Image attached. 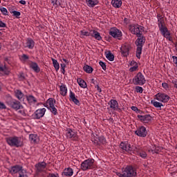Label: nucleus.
<instances>
[{
	"label": "nucleus",
	"instance_id": "4",
	"mask_svg": "<svg viewBox=\"0 0 177 177\" xmlns=\"http://www.w3.org/2000/svg\"><path fill=\"white\" fill-rule=\"evenodd\" d=\"M145 41L146 39L145 38V37L138 35V38L136 41V45L137 46L136 56L137 59H140V55H142V49Z\"/></svg>",
	"mask_w": 177,
	"mask_h": 177
},
{
	"label": "nucleus",
	"instance_id": "10",
	"mask_svg": "<svg viewBox=\"0 0 177 177\" xmlns=\"http://www.w3.org/2000/svg\"><path fill=\"white\" fill-rule=\"evenodd\" d=\"M135 133L140 138H146L147 136V129L145 126H141L137 129Z\"/></svg>",
	"mask_w": 177,
	"mask_h": 177
},
{
	"label": "nucleus",
	"instance_id": "46",
	"mask_svg": "<svg viewBox=\"0 0 177 177\" xmlns=\"http://www.w3.org/2000/svg\"><path fill=\"white\" fill-rule=\"evenodd\" d=\"M12 15H13V16H15V17H17L19 19V17H20V15H21V13H20V12H19V11L14 10V11H12Z\"/></svg>",
	"mask_w": 177,
	"mask_h": 177
},
{
	"label": "nucleus",
	"instance_id": "20",
	"mask_svg": "<svg viewBox=\"0 0 177 177\" xmlns=\"http://www.w3.org/2000/svg\"><path fill=\"white\" fill-rule=\"evenodd\" d=\"M120 49H121V54L122 55V56L127 57V56L129 55V46L122 45Z\"/></svg>",
	"mask_w": 177,
	"mask_h": 177
},
{
	"label": "nucleus",
	"instance_id": "33",
	"mask_svg": "<svg viewBox=\"0 0 177 177\" xmlns=\"http://www.w3.org/2000/svg\"><path fill=\"white\" fill-rule=\"evenodd\" d=\"M73 174H74L73 169L69 167L64 169V175H65V176H73Z\"/></svg>",
	"mask_w": 177,
	"mask_h": 177
},
{
	"label": "nucleus",
	"instance_id": "2",
	"mask_svg": "<svg viewBox=\"0 0 177 177\" xmlns=\"http://www.w3.org/2000/svg\"><path fill=\"white\" fill-rule=\"evenodd\" d=\"M116 175L119 177H136L138 173H136V169L133 168L132 166H127L122 173L117 172Z\"/></svg>",
	"mask_w": 177,
	"mask_h": 177
},
{
	"label": "nucleus",
	"instance_id": "44",
	"mask_svg": "<svg viewBox=\"0 0 177 177\" xmlns=\"http://www.w3.org/2000/svg\"><path fill=\"white\" fill-rule=\"evenodd\" d=\"M138 67L139 66L136 64L130 68L129 71H131V73H133V71H136V70H138Z\"/></svg>",
	"mask_w": 177,
	"mask_h": 177
},
{
	"label": "nucleus",
	"instance_id": "56",
	"mask_svg": "<svg viewBox=\"0 0 177 177\" xmlns=\"http://www.w3.org/2000/svg\"><path fill=\"white\" fill-rule=\"evenodd\" d=\"M162 88H164V89H168V88H169L168 84H167L165 82L162 84Z\"/></svg>",
	"mask_w": 177,
	"mask_h": 177
},
{
	"label": "nucleus",
	"instance_id": "26",
	"mask_svg": "<svg viewBox=\"0 0 177 177\" xmlns=\"http://www.w3.org/2000/svg\"><path fill=\"white\" fill-rule=\"evenodd\" d=\"M91 37H94L97 41H102V36H100V33L96 30H91Z\"/></svg>",
	"mask_w": 177,
	"mask_h": 177
},
{
	"label": "nucleus",
	"instance_id": "60",
	"mask_svg": "<svg viewBox=\"0 0 177 177\" xmlns=\"http://www.w3.org/2000/svg\"><path fill=\"white\" fill-rule=\"evenodd\" d=\"M124 23L125 24H128V23H129V19L128 18H124Z\"/></svg>",
	"mask_w": 177,
	"mask_h": 177
},
{
	"label": "nucleus",
	"instance_id": "42",
	"mask_svg": "<svg viewBox=\"0 0 177 177\" xmlns=\"http://www.w3.org/2000/svg\"><path fill=\"white\" fill-rule=\"evenodd\" d=\"M29 57L27 55L24 54L20 57V60L21 62H26V60H28Z\"/></svg>",
	"mask_w": 177,
	"mask_h": 177
},
{
	"label": "nucleus",
	"instance_id": "15",
	"mask_svg": "<svg viewBox=\"0 0 177 177\" xmlns=\"http://www.w3.org/2000/svg\"><path fill=\"white\" fill-rule=\"evenodd\" d=\"M35 168L37 172H45L46 169V162H41L35 165Z\"/></svg>",
	"mask_w": 177,
	"mask_h": 177
},
{
	"label": "nucleus",
	"instance_id": "16",
	"mask_svg": "<svg viewBox=\"0 0 177 177\" xmlns=\"http://www.w3.org/2000/svg\"><path fill=\"white\" fill-rule=\"evenodd\" d=\"M66 137L68 139H77V133L71 129H68L66 130Z\"/></svg>",
	"mask_w": 177,
	"mask_h": 177
},
{
	"label": "nucleus",
	"instance_id": "1",
	"mask_svg": "<svg viewBox=\"0 0 177 177\" xmlns=\"http://www.w3.org/2000/svg\"><path fill=\"white\" fill-rule=\"evenodd\" d=\"M168 102H169V95L164 93H158L154 95V99L151 100V104L156 109L161 110V107H164L162 103H168Z\"/></svg>",
	"mask_w": 177,
	"mask_h": 177
},
{
	"label": "nucleus",
	"instance_id": "47",
	"mask_svg": "<svg viewBox=\"0 0 177 177\" xmlns=\"http://www.w3.org/2000/svg\"><path fill=\"white\" fill-rule=\"evenodd\" d=\"M99 64L100 66H101L102 70H106V63L102 62V61H100L99 62Z\"/></svg>",
	"mask_w": 177,
	"mask_h": 177
},
{
	"label": "nucleus",
	"instance_id": "45",
	"mask_svg": "<svg viewBox=\"0 0 177 177\" xmlns=\"http://www.w3.org/2000/svg\"><path fill=\"white\" fill-rule=\"evenodd\" d=\"M136 91L137 93H143V88H142L141 86H137L136 87Z\"/></svg>",
	"mask_w": 177,
	"mask_h": 177
},
{
	"label": "nucleus",
	"instance_id": "57",
	"mask_svg": "<svg viewBox=\"0 0 177 177\" xmlns=\"http://www.w3.org/2000/svg\"><path fill=\"white\" fill-rule=\"evenodd\" d=\"M18 113H19V114L21 115H26V112L24 111V110H19V111H18Z\"/></svg>",
	"mask_w": 177,
	"mask_h": 177
},
{
	"label": "nucleus",
	"instance_id": "5",
	"mask_svg": "<svg viewBox=\"0 0 177 177\" xmlns=\"http://www.w3.org/2000/svg\"><path fill=\"white\" fill-rule=\"evenodd\" d=\"M133 82L134 85H145L146 84V77L140 72L137 73V75L133 77Z\"/></svg>",
	"mask_w": 177,
	"mask_h": 177
},
{
	"label": "nucleus",
	"instance_id": "52",
	"mask_svg": "<svg viewBox=\"0 0 177 177\" xmlns=\"http://www.w3.org/2000/svg\"><path fill=\"white\" fill-rule=\"evenodd\" d=\"M171 83L173 84L174 88H176L177 89V80L176 79H172Z\"/></svg>",
	"mask_w": 177,
	"mask_h": 177
},
{
	"label": "nucleus",
	"instance_id": "63",
	"mask_svg": "<svg viewBox=\"0 0 177 177\" xmlns=\"http://www.w3.org/2000/svg\"><path fill=\"white\" fill-rule=\"evenodd\" d=\"M62 60H63V62H64L65 63H68V62H67V59H62Z\"/></svg>",
	"mask_w": 177,
	"mask_h": 177
},
{
	"label": "nucleus",
	"instance_id": "32",
	"mask_svg": "<svg viewBox=\"0 0 177 177\" xmlns=\"http://www.w3.org/2000/svg\"><path fill=\"white\" fill-rule=\"evenodd\" d=\"M158 26L159 30L165 27V26H164V20H162V17H161V16L160 15H158Z\"/></svg>",
	"mask_w": 177,
	"mask_h": 177
},
{
	"label": "nucleus",
	"instance_id": "35",
	"mask_svg": "<svg viewBox=\"0 0 177 177\" xmlns=\"http://www.w3.org/2000/svg\"><path fill=\"white\" fill-rule=\"evenodd\" d=\"M0 71H1V73H3V74H6V75H9V73H10L9 68L1 64H0Z\"/></svg>",
	"mask_w": 177,
	"mask_h": 177
},
{
	"label": "nucleus",
	"instance_id": "34",
	"mask_svg": "<svg viewBox=\"0 0 177 177\" xmlns=\"http://www.w3.org/2000/svg\"><path fill=\"white\" fill-rule=\"evenodd\" d=\"M51 60L53 62V64L54 68H55V71H59V69L60 68V64L57 62V59H55L54 58H51Z\"/></svg>",
	"mask_w": 177,
	"mask_h": 177
},
{
	"label": "nucleus",
	"instance_id": "40",
	"mask_svg": "<svg viewBox=\"0 0 177 177\" xmlns=\"http://www.w3.org/2000/svg\"><path fill=\"white\" fill-rule=\"evenodd\" d=\"M48 110H50V111H51V113L53 114H54V115H57V109H56L55 105L53 106H51L50 109H48Z\"/></svg>",
	"mask_w": 177,
	"mask_h": 177
},
{
	"label": "nucleus",
	"instance_id": "6",
	"mask_svg": "<svg viewBox=\"0 0 177 177\" xmlns=\"http://www.w3.org/2000/svg\"><path fill=\"white\" fill-rule=\"evenodd\" d=\"M94 163L95 160L93 159L85 160L81 164V169H82V171H88V169H92V168H93Z\"/></svg>",
	"mask_w": 177,
	"mask_h": 177
},
{
	"label": "nucleus",
	"instance_id": "54",
	"mask_svg": "<svg viewBox=\"0 0 177 177\" xmlns=\"http://www.w3.org/2000/svg\"><path fill=\"white\" fill-rule=\"evenodd\" d=\"M156 148H157V146L153 147V148L151 149L152 153H158V149H156Z\"/></svg>",
	"mask_w": 177,
	"mask_h": 177
},
{
	"label": "nucleus",
	"instance_id": "22",
	"mask_svg": "<svg viewBox=\"0 0 177 177\" xmlns=\"http://www.w3.org/2000/svg\"><path fill=\"white\" fill-rule=\"evenodd\" d=\"M111 5L116 9H120L122 6V0H111Z\"/></svg>",
	"mask_w": 177,
	"mask_h": 177
},
{
	"label": "nucleus",
	"instance_id": "53",
	"mask_svg": "<svg viewBox=\"0 0 177 177\" xmlns=\"http://www.w3.org/2000/svg\"><path fill=\"white\" fill-rule=\"evenodd\" d=\"M5 27H6V24H5V22L0 20V28H5Z\"/></svg>",
	"mask_w": 177,
	"mask_h": 177
},
{
	"label": "nucleus",
	"instance_id": "3",
	"mask_svg": "<svg viewBox=\"0 0 177 177\" xmlns=\"http://www.w3.org/2000/svg\"><path fill=\"white\" fill-rule=\"evenodd\" d=\"M6 140L11 147H21L23 146L21 139L17 136L8 137L6 138Z\"/></svg>",
	"mask_w": 177,
	"mask_h": 177
},
{
	"label": "nucleus",
	"instance_id": "28",
	"mask_svg": "<svg viewBox=\"0 0 177 177\" xmlns=\"http://www.w3.org/2000/svg\"><path fill=\"white\" fill-rule=\"evenodd\" d=\"M77 82L80 86V88H82L83 89H85L86 88L88 87V84H86V82L82 80V78H77Z\"/></svg>",
	"mask_w": 177,
	"mask_h": 177
},
{
	"label": "nucleus",
	"instance_id": "37",
	"mask_svg": "<svg viewBox=\"0 0 177 177\" xmlns=\"http://www.w3.org/2000/svg\"><path fill=\"white\" fill-rule=\"evenodd\" d=\"M91 32H92V30H90L89 32H88L85 30H82L80 31V35H82V37H91Z\"/></svg>",
	"mask_w": 177,
	"mask_h": 177
},
{
	"label": "nucleus",
	"instance_id": "48",
	"mask_svg": "<svg viewBox=\"0 0 177 177\" xmlns=\"http://www.w3.org/2000/svg\"><path fill=\"white\" fill-rule=\"evenodd\" d=\"M66 64H61V71L62 74H64L66 73Z\"/></svg>",
	"mask_w": 177,
	"mask_h": 177
},
{
	"label": "nucleus",
	"instance_id": "61",
	"mask_svg": "<svg viewBox=\"0 0 177 177\" xmlns=\"http://www.w3.org/2000/svg\"><path fill=\"white\" fill-rule=\"evenodd\" d=\"M131 110H133V111H138V107H136V106H131Z\"/></svg>",
	"mask_w": 177,
	"mask_h": 177
},
{
	"label": "nucleus",
	"instance_id": "7",
	"mask_svg": "<svg viewBox=\"0 0 177 177\" xmlns=\"http://www.w3.org/2000/svg\"><path fill=\"white\" fill-rule=\"evenodd\" d=\"M129 31L131 34L139 37V35H142V32H143V26L139 25H130Z\"/></svg>",
	"mask_w": 177,
	"mask_h": 177
},
{
	"label": "nucleus",
	"instance_id": "14",
	"mask_svg": "<svg viewBox=\"0 0 177 177\" xmlns=\"http://www.w3.org/2000/svg\"><path fill=\"white\" fill-rule=\"evenodd\" d=\"M138 118L141 120L142 122H145V124H147L149 122H151V115H138Z\"/></svg>",
	"mask_w": 177,
	"mask_h": 177
},
{
	"label": "nucleus",
	"instance_id": "59",
	"mask_svg": "<svg viewBox=\"0 0 177 177\" xmlns=\"http://www.w3.org/2000/svg\"><path fill=\"white\" fill-rule=\"evenodd\" d=\"M136 64H138V63L136 62H135V61H131L130 62V66H136Z\"/></svg>",
	"mask_w": 177,
	"mask_h": 177
},
{
	"label": "nucleus",
	"instance_id": "36",
	"mask_svg": "<svg viewBox=\"0 0 177 177\" xmlns=\"http://www.w3.org/2000/svg\"><path fill=\"white\" fill-rule=\"evenodd\" d=\"M84 71L87 73L88 74H92L93 73V68L92 66L86 65L84 66Z\"/></svg>",
	"mask_w": 177,
	"mask_h": 177
},
{
	"label": "nucleus",
	"instance_id": "13",
	"mask_svg": "<svg viewBox=\"0 0 177 177\" xmlns=\"http://www.w3.org/2000/svg\"><path fill=\"white\" fill-rule=\"evenodd\" d=\"M45 113H46V109H39L35 112V117L37 120H39V118H42L45 115Z\"/></svg>",
	"mask_w": 177,
	"mask_h": 177
},
{
	"label": "nucleus",
	"instance_id": "19",
	"mask_svg": "<svg viewBox=\"0 0 177 177\" xmlns=\"http://www.w3.org/2000/svg\"><path fill=\"white\" fill-rule=\"evenodd\" d=\"M69 98L71 102L75 103V104H76L77 106H80V100H78V99L75 97V93H74L71 91H69Z\"/></svg>",
	"mask_w": 177,
	"mask_h": 177
},
{
	"label": "nucleus",
	"instance_id": "41",
	"mask_svg": "<svg viewBox=\"0 0 177 177\" xmlns=\"http://www.w3.org/2000/svg\"><path fill=\"white\" fill-rule=\"evenodd\" d=\"M51 3L53 6H55V8L60 6V1H59V0H51Z\"/></svg>",
	"mask_w": 177,
	"mask_h": 177
},
{
	"label": "nucleus",
	"instance_id": "29",
	"mask_svg": "<svg viewBox=\"0 0 177 177\" xmlns=\"http://www.w3.org/2000/svg\"><path fill=\"white\" fill-rule=\"evenodd\" d=\"M87 6L89 8H94V6H96L97 3H99V0H86Z\"/></svg>",
	"mask_w": 177,
	"mask_h": 177
},
{
	"label": "nucleus",
	"instance_id": "17",
	"mask_svg": "<svg viewBox=\"0 0 177 177\" xmlns=\"http://www.w3.org/2000/svg\"><path fill=\"white\" fill-rule=\"evenodd\" d=\"M56 100L53 98H48V100L44 104V106L46 109H50L55 106Z\"/></svg>",
	"mask_w": 177,
	"mask_h": 177
},
{
	"label": "nucleus",
	"instance_id": "27",
	"mask_svg": "<svg viewBox=\"0 0 177 177\" xmlns=\"http://www.w3.org/2000/svg\"><path fill=\"white\" fill-rule=\"evenodd\" d=\"M110 108L113 110H120V108H118V102H117L115 100H111Z\"/></svg>",
	"mask_w": 177,
	"mask_h": 177
},
{
	"label": "nucleus",
	"instance_id": "21",
	"mask_svg": "<svg viewBox=\"0 0 177 177\" xmlns=\"http://www.w3.org/2000/svg\"><path fill=\"white\" fill-rule=\"evenodd\" d=\"M29 67L31 68V70H33L35 73H39V71H41V69L39 68V66L37 62H31L29 64Z\"/></svg>",
	"mask_w": 177,
	"mask_h": 177
},
{
	"label": "nucleus",
	"instance_id": "51",
	"mask_svg": "<svg viewBox=\"0 0 177 177\" xmlns=\"http://www.w3.org/2000/svg\"><path fill=\"white\" fill-rule=\"evenodd\" d=\"M6 109V105L2 102H0V110H4Z\"/></svg>",
	"mask_w": 177,
	"mask_h": 177
},
{
	"label": "nucleus",
	"instance_id": "38",
	"mask_svg": "<svg viewBox=\"0 0 177 177\" xmlns=\"http://www.w3.org/2000/svg\"><path fill=\"white\" fill-rule=\"evenodd\" d=\"M106 57L109 62H114V55L111 53H108L106 54Z\"/></svg>",
	"mask_w": 177,
	"mask_h": 177
},
{
	"label": "nucleus",
	"instance_id": "49",
	"mask_svg": "<svg viewBox=\"0 0 177 177\" xmlns=\"http://www.w3.org/2000/svg\"><path fill=\"white\" fill-rule=\"evenodd\" d=\"M99 140L101 143H102V145H104V143H106V138L103 136L100 137Z\"/></svg>",
	"mask_w": 177,
	"mask_h": 177
},
{
	"label": "nucleus",
	"instance_id": "23",
	"mask_svg": "<svg viewBox=\"0 0 177 177\" xmlns=\"http://www.w3.org/2000/svg\"><path fill=\"white\" fill-rule=\"evenodd\" d=\"M59 92L62 96H66L68 92L67 86H66V84H62V85L59 86Z\"/></svg>",
	"mask_w": 177,
	"mask_h": 177
},
{
	"label": "nucleus",
	"instance_id": "8",
	"mask_svg": "<svg viewBox=\"0 0 177 177\" xmlns=\"http://www.w3.org/2000/svg\"><path fill=\"white\" fill-rule=\"evenodd\" d=\"M109 34L111 35V37L115 38L116 39H121L122 37V32H121V30L117 28H111Z\"/></svg>",
	"mask_w": 177,
	"mask_h": 177
},
{
	"label": "nucleus",
	"instance_id": "31",
	"mask_svg": "<svg viewBox=\"0 0 177 177\" xmlns=\"http://www.w3.org/2000/svg\"><path fill=\"white\" fill-rule=\"evenodd\" d=\"M15 94L18 100H23V97H24V94H23V92H21V91L15 90Z\"/></svg>",
	"mask_w": 177,
	"mask_h": 177
},
{
	"label": "nucleus",
	"instance_id": "18",
	"mask_svg": "<svg viewBox=\"0 0 177 177\" xmlns=\"http://www.w3.org/2000/svg\"><path fill=\"white\" fill-rule=\"evenodd\" d=\"M23 169V167L20 166V165H15L12 167L10 169V174H12V175H15V174H17V172H19V174H20V171Z\"/></svg>",
	"mask_w": 177,
	"mask_h": 177
},
{
	"label": "nucleus",
	"instance_id": "25",
	"mask_svg": "<svg viewBox=\"0 0 177 177\" xmlns=\"http://www.w3.org/2000/svg\"><path fill=\"white\" fill-rule=\"evenodd\" d=\"M29 140L31 143H39V137L37 134H30Z\"/></svg>",
	"mask_w": 177,
	"mask_h": 177
},
{
	"label": "nucleus",
	"instance_id": "11",
	"mask_svg": "<svg viewBox=\"0 0 177 177\" xmlns=\"http://www.w3.org/2000/svg\"><path fill=\"white\" fill-rule=\"evenodd\" d=\"M120 149L122 150H124V151H127V153H132L135 149H133V147L131 146V144L128 142H121L120 145Z\"/></svg>",
	"mask_w": 177,
	"mask_h": 177
},
{
	"label": "nucleus",
	"instance_id": "64",
	"mask_svg": "<svg viewBox=\"0 0 177 177\" xmlns=\"http://www.w3.org/2000/svg\"><path fill=\"white\" fill-rule=\"evenodd\" d=\"M175 46H176V49L177 50V40H176V42L175 43Z\"/></svg>",
	"mask_w": 177,
	"mask_h": 177
},
{
	"label": "nucleus",
	"instance_id": "9",
	"mask_svg": "<svg viewBox=\"0 0 177 177\" xmlns=\"http://www.w3.org/2000/svg\"><path fill=\"white\" fill-rule=\"evenodd\" d=\"M8 105L11 109L13 110H22L23 105L17 100H12L8 102Z\"/></svg>",
	"mask_w": 177,
	"mask_h": 177
},
{
	"label": "nucleus",
	"instance_id": "62",
	"mask_svg": "<svg viewBox=\"0 0 177 177\" xmlns=\"http://www.w3.org/2000/svg\"><path fill=\"white\" fill-rule=\"evenodd\" d=\"M19 3H21V5H26V2L24 0H21L19 1Z\"/></svg>",
	"mask_w": 177,
	"mask_h": 177
},
{
	"label": "nucleus",
	"instance_id": "55",
	"mask_svg": "<svg viewBox=\"0 0 177 177\" xmlns=\"http://www.w3.org/2000/svg\"><path fill=\"white\" fill-rule=\"evenodd\" d=\"M48 177H59L58 174H49Z\"/></svg>",
	"mask_w": 177,
	"mask_h": 177
},
{
	"label": "nucleus",
	"instance_id": "24",
	"mask_svg": "<svg viewBox=\"0 0 177 177\" xmlns=\"http://www.w3.org/2000/svg\"><path fill=\"white\" fill-rule=\"evenodd\" d=\"M35 45V43L34 42V40L32 39H28L25 44V48H28V49H34Z\"/></svg>",
	"mask_w": 177,
	"mask_h": 177
},
{
	"label": "nucleus",
	"instance_id": "58",
	"mask_svg": "<svg viewBox=\"0 0 177 177\" xmlns=\"http://www.w3.org/2000/svg\"><path fill=\"white\" fill-rule=\"evenodd\" d=\"M95 88L97 89V91L99 92V93H101L102 92V88H100V87L99 86V85H96Z\"/></svg>",
	"mask_w": 177,
	"mask_h": 177
},
{
	"label": "nucleus",
	"instance_id": "50",
	"mask_svg": "<svg viewBox=\"0 0 177 177\" xmlns=\"http://www.w3.org/2000/svg\"><path fill=\"white\" fill-rule=\"evenodd\" d=\"M140 157H141L142 158H146V157H147V153H146V152L145 151L140 152Z\"/></svg>",
	"mask_w": 177,
	"mask_h": 177
},
{
	"label": "nucleus",
	"instance_id": "43",
	"mask_svg": "<svg viewBox=\"0 0 177 177\" xmlns=\"http://www.w3.org/2000/svg\"><path fill=\"white\" fill-rule=\"evenodd\" d=\"M0 11L3 15H4V16H8V9H6V8H1Z\"/></svg>",
	"mask_w": 177,
	"mask_h": 177
},
{
	"label": "nucleus",
	"instance_id": "30",
	"mask_svg": "<svg viewBox=\"0 0 177 177\" xmlns=\"http://www.w3.org/2000/svg\"><path fill=\"white\" fill-rule=\"evenodd\" d=\"M26 99L28 103H30V104H35V103H37V98H35L34 95H27Z\"/></svg>",
	"mask_w": 177,
	"mask_h": 177
},
{
	"label": "nucleus",
	"instance_id": "12",
	"mask_svg": "<svg viewBox=\"0 0 177 177\" xmlns=\"http://www.w3.org/2000/svg\"><path fill=\"white\" fill-rule=\"evenodd\" d=\"M160 31V33L162 34V37L164 38H166L168 41H172V37H171V32L168 30V28H166V26L159 29Z\"/></svg>",
	"mask_w": 177,
	"mask_h": 177
},
{
	"label": "nucleus",
	"instance_id": "39",
	"mask_svg": "<svg viewBox=\"0 0 177 177\" xmlns=\"http://www.w3.org/2000/svg\"><path fill=\"white\" fill-rule=\"evenodd\" d=\"M19 177H28L27 171L23 169L19 171Z\"/></svg>",
	"mask_w": 177,
	"mask_h": 177
}]
</instances>
